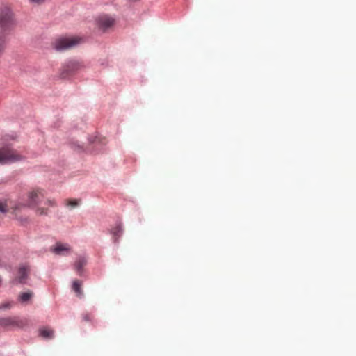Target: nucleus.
Masks as SVG:
<instances>
[{"instance_id": "nucleus-1", "label": "nucleus", "mask_w": 356, "mask_h": 356, "mask_svg": "<svg viewBox=\"0 0 356 356\" xmlns=\"http://www.w3.org/2000/svg\"><path fill=\"white\" fill-rule=\"evenodd\" d=\"M15 24L12 10L8 7L0 9V54L6 47L4 33L10 31Z\"/></svg>"}, {"instance_id": "nucleus-20", "label": "nucleus", "mask_w": 356, "mask_h": 356, "mask_svg": "<svg viewBox=\"0 0 356 356\" xmlns=\"http://www.w3.org/2000/svg\"><path fill=\"white\" fill-rule=\"evenodd\" d=\"M19 208H20V207H19H19H15V209H19Z\"/></svg>"}, {"instance_id": "nucleus-2", "label": "nucleus", "mask_w": 356, "mask_h": 356, "mask_svg": "<svg viewBox=\"0 0 356 356\" xmlns=\"http://www.w3.org/2000/svg\"><path fill=\"white\" fill-rule=\"evenodd\" d=\"M44 198V191L40 188L33 189L28 194V206L35 210L37 215L47 216L48 207H41Z\"/></svg>"}, {"instance_id": "nucleus-7", "label": "nucleus", "mask_w": 356, "mask_h": 356, "mask_svg": "<svg viewBox=\"0 0 356 356\" xmlns=\"http://www.w3.org/2000/svg\"><path fill=\"white\" fill-rule=\"evenodd\" d=\"M71 248L68 244L57 243L54 247L51 248V251L58 255H65L70 252Z\"/></svg>"}, {"instance_id": "nucleus-15", "label": "nucleus", "mask_w": 356, "mask_h": 356, "mask_svg": "<svg viewBox=\"0 0 356 356\" xmlns=\"http://www.w3.org/2000/svg\"><path fill=\"white\" fill-rule=\"evenodd\" d=\"M79 204V202L76 200H68L67 201V206H71L72 207H76L77 205Z\"/></svg>"}, {"instance_id": "nucleus-8", "label": "nucleus", "mask_w": 356, "mask_h": 356, "mask_svg": "<svg viewBox=\"0 0 356 356\" xmlns=\"http://www.w3.org/2000/svg\"><path fill=\"white\" fill-rule=\"evenodd\" d=\"M98 24L99 28L104 31L111 27L114 24V19L109 16H101L98 18Z\"/></svg>"}, {"instance_id": "nucleus-9", "label": "nucleus", "mask_w": 356, "mask_h": 356, "mask_svg": "<svg viewBox=\"0 0 356 356\" xmlns=\"http://www.w3.org/2000/svg\"><path fill=\"white\" fill-rule=\"evenodd\" d=\"M29 273V268L28 266H20L18 270V275L14 282L17 281L19 283L24 284L28 278Z\"/></svg>"}, {"instance_id": "nucleus-3", "label": "nucleus", "mask_w": 356, "mask_h": 356, "mask_svg": "<svg viewBox=\"0 0 356 356\" xmlns=\"http://www.w3.org/2000/svg\"><path fill=\"white\" fill-rule=\"evenodd\" d=\"M24 156L9 145L0 148V164L15 162L22 160Z\"/></svg>"}, {"instance_id": "nucleus-6", "label": "nucleus", "mask_w": 356, "mask_h": 356, "mask_svg": "<svg viewBox=\"0 0 356 356\" xmlns=\"http://www.w3.org/2000/svg\"><path fill=\"white\" fill-rule=\"evenodd\" d=\"M84 67L82 62L78 60H70L64 67L61 73L63 78H66Z\"/></svg>"}, {"instance_id": "nucleus-18", "label": "nucleus", "mask_w": 356, "mask_h": 356, "mask_svg": "<svg viewBox=\"0 0 356 356\" xmlns=\"http://www.w3.org/2000/svg\"><path fill=\"white\" fill-rule=\"evenodd\" d=\"M10 305L9 303L0 305V309H7V308H10Z\"/></svg>"}, {"instance_id": "nucleus-4", "label": "nucleus", "mask_w": 356, "mask_h": 356, "mask_svg": "<svg viewBox=\"0 0 356 356\" xmlns=\"http://www.w3.org/2000/svg\"><path fill=\"white\" fill-rule=\"evenodd\" d=\"M82 42L79 37L70 36L58 38L54 42L56 49L62 51L72 48Z\"/></svg>"}, {"instance_id": "nucleus-16", "label": "nucleus", "mask_w": 356, "mask_h": 356, "mask_svg": "<svg viewBox=\"0 0 356 356\" xmlns=\"http://www.w3.org/2000/svg\"><path fill=\"white\" fill-rule=\"evenodd\" d=\"M44 204L48 207H55L56 205L55 201L53 200H47L44 202Z\"/></svg>"}, {"instance_id": "nucleus-10", "label": "nucleus", "mask_w": 356, "mask_h": 356, "mask_svg": "<svg viewBox=\"0 0 356 356\" xmlns=\"http://www.w3.org/2000/svg\"><path fill=\"white\" fill-rule=\"evenodd\" d=\"M122 227L120 224H118L111 229V234L113 235L114 243H118L122 234Z\"/></svg>"}, {"instance_id": "nucleus-14", "label": "nucleus", "mask_w": 356, "mask_h": 356, "mask_svg": "<svg viewBox=\"0 0 356 356\" xmlns=\"http://www.w3.org/2000/svg\"><path fill=\"white\" fill-rule=\"evenodd\" d=\"M33 296V293L31 291H28V292H24V293H22L19 298V300L22 302H26L27 301H29Z\"/></svg>"}, {"instance_id": "nucleus-11", "label": "nucleus", "mask_w": 356, "mask_h": 356, "mask_svg": "<svg viewBox=\"0 0 356 356\" xmlns=\"http://www.w3.org/2000/svg\"><path fill=\"white\" fill-rule=\"evenodd\" d=\"M87 260L84 257H79L74 264V269L79 275L82 274L83 267L86 264Z\"/></svg>"}, {"instance_id": "nucleus-13", "label": "nucleus", "mask_w": 356, "mask_h": 356, "mask_svg": "<svg viewBox=\"0 0 356 356\" xmlns=\"http://www.w3.org/2000/svg\"><path fill=\"white\" fill-rule=\"evenodd\" d=\"M40 333L44 338L51 339L54 337V331L47 327L41 328L40 330Z\"/></svg>"}, {"instance_id": "nucleus-17", "label": "nucleus", "mask_w": 356, "mask_h": 356, "mask_svg": "<svg viewBox=\"0 0 356 356\" xmlns=\"http://www.w3.org/2000/svg\"><path fill=\"white\" fill-rule=\"evenodd\" d=\"M0 212L1 213H6L7 212L6 205L0 202Z\"/></svg>"}, {"instance_id": "nucleus-19", "label": "nucleus", "mask_w": 356, "mask_h": 356, "mask_svg": "<svg viewBox=\"0 0 356 356\" xmlns=\"http://www.w3.org/2000/svg\"><path fill=\"white\" fill-rule=\"evenodd\" d=\"M31 3H42V1H44V0H29Z\"/></svg>"}, {"instance_id": "nucleus-12", "label": "nucleus", "mask_w": 356, "mask_h": 356, "mask_svg": "<svg viewBox=\"0 0 356 356\" xmlns=\"http://www.w3.org/2000/svg\"><path fill=\"white\" fill-rule=\"evenodd\" d=\"M81 285V282L78 280H74L72 284V289L76 293V296L79 298H81L83 296Z\"/></svg>"}, {"instance_id": "nucleus-5", "label": "nucleus", "mask_w": 356, "mask_h": 356, "mask_svg": "<svg viewBox=\"0 0 356 356\" xmlns=\"http://www.w3.org/2000/svg\"><path fill=\"white\" fill-rule=\"evenodd\" d=\"M27 324L25 318H20L17 316L0 318V327L4 328H22Z\"/></svg>"}]
</instances>
